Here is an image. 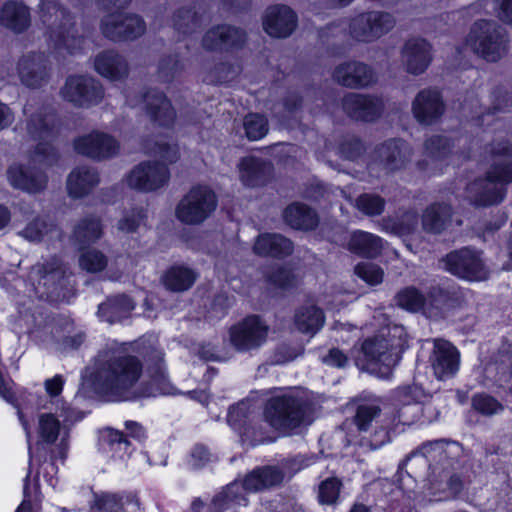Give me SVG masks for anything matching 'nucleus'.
Returning <instances> with one entry per match:
<instances>
[{
  "mask_svg": "<svg viewBox=\"0 0 512 512\" xmlns=\"http://www.w3.org/2000/svg\"><path fill=\"white\" fill-rule=\"evenodd\" d=\"M143 363L135 355L113 354L96 364L91 374V385L99 395L113 401L133 399V388L141 378Z\"/></svg>",
  "mask_w": 512,
  "mask_h": 512,
  "instance_id": "nucleus-1",
  "label": "nucleus"
},
{
  "mask_svg": "<svg viewBox=\"0 0 512 512\" xmlns=\"http://www.w3.org/2000/svg\"><path fill=\"white\" fill-rule=\"evenodd\" d=\"M18 420L25 432L29 465L35 460L38 465L48 463L51 469L57 472V460L64 462L69 451V434L65 433L56 444L61 431V423L53 413H41L38 416L37 440L32 444V425L22 409L17 408Z\"/></svg>",
  "mask_w": 512,
  "mask_h": 512,
  "instance_id": "nucleus-2",
  "label": "nucleus"
},
{
  "mask_svg": "<svg viewBox=\"0 0 512 512\" xmlns=\"http://www.w3.org/2000/svg\"><path fill=\"white\" fill-rule=\"evenodd\" d=\"M310 400L297 391L269 397L263 406V420L274 430L290 434L300 428L311 413Z\"/></svg>",
  "mask_w": 512,
  "mask_h": 512,
  "instance_id": "nucleus-3",
  "label": "nucleus"
},
{
  "mask_svg": "<svg viewBox=\"0 0 512 512\" xmlns=\"http://www.w3.org/2000/svg\"><path fill=\"white\" fill-rule=\"evenodd\" d=\"M465 43L482 59L497 62L508 52L509 36L496 22L478 19L471 25Z\"/></svg>",
  "mask_w": 512,
  "mask_h": 512,
  "instance_id": "nucleus-4",
  "label": "nucleus"
},
{
  "mask_svg": "<svg viewBox=\"0 0 512 512\" xmlns=\"http://www.w3.org/2000/svg\"><path fill=\"white\" fill-rule=\"evenodd\" d=\"M409 347V336L403 326L389 329L387 337H369L361 345L363 360L368 366H395Z\"/></svg>",
  "mask_w": 512,
  "mask_h": 512,
  "instance_id": "nucleus-5",
  "label": "nucleus"
},
{
  "mask_svg": "<svg viewBox=\"0 0 512 512\" xmlns=\"http://www.w3.org/2000/svg\"><path fill=\"white\" fill-rule=\"evenodd\" d=\"M217 204L216 193L207 185L197 184L180 199L175 216L183 224L199 225L211 216Z\"/></svg>",
  "mask_w": 512,
  "mask_h": 512,
  "instance_id": "nucleus-6",
  "label": "nucleus"
},
{
  "mask_svg": "<svg viewBox=\"0 0 512 512\" xmlns=\"http://www.w3.org/2000/svg\"><path fill=\"white\" fill-rule=\"evenodd\" d=\"M227 423L243 444L256 446L264 439L263 419L249 400H241L229 407Z\"/></svg>",
  "mask_w": 512,
  "mask_h": 512,
  "instance_id": "nucleus-7",
  "label": "nucleus"
},
{
  "mask_svg": "<svg viewBox=\"0 0 512 512\" xmlns=\"http://www.w3.org/2000/svg\"><path fill=\"white\" fill-rule=\"evenodd\" d=\"M229 342L239 353L258 350L266 342L269 326L260 315L249 314L229 328Z\"/></svg>",
  "mask_w": 512,
  "mask_h": 512,
  "instance_id": "nucleus-8",
  "label": "nucleus"
},
{
  "mask_svg": "<svg viewBox=\"0 0 512 512\" xmlns=\"http://www.w3.org/2000/svg\"><path fill=\"white\" fill-rule=\"evenodd\" d=\"M146 28L140 15L123 11L107 13L100 21L102 35L116 43L135 41L145 34Z\"/></svg>",
  "mask_w": 512,
  "mask_h": 512,
  "instance_id": "nucleus-9",
  "label": "nucleus"
},
{
  "mask_svg": "<svg viewBox=\"0 0 512 512\" xmlns=\"http://www.w3.org/2000/svg\"><path fill=\"white\" fill-rule=\"evenodd\" d=\"M395 26L393 16L384 11L361 12L349 19L348 31L352 39L372 43L389 33Z\"/></svg>",
  "mask_w": 512,
  "mask_h": 512,
  "instance_id": "nucleus-10",
  "label": "nucleus"
},
{
  "mask_svg": "<svg viewBox=\"0 0 512 512\" xmlns=\"http://www.w3.org/2000/svg\"><path fill=\"white\" fill-rule=\"evenodd\" d=\"M489 154L492 161L484 173V178H476L468 186V191L471 193L474 187L481 186L484 181L506 188L512 184V142L502 139L494 143Z\"/></svg>",
  "mask_w": 512,
  "mask_h": 512,
  "instance_id": "nucleus-11",
  "label": "nucleus"
},
{
  "mask_svg": "<svg viewBox=\"0 0 512 512\" xmlns=\"http://www.w3.org/2000/svg\"><path fill=\"white\" fill-rule=\"evenodd\" d=\"M62 98L77 108L99 105L105 95L100 81L88 75H69L61 88Z\"/></svg>",
  "mask_w": 512,
  "mask_h": 512,
  "instance_id": "nucleus-12",
  "label": "nucleus"
},
{
  "mask_svg": "<svg viewBox=\"0 0 512 512\" xmlns=\"http://www.w3.org/2000/svg\"><path fill=\"white\" fill-rule=\"evenodd\" d=\"M40 12L44 23L50 21L52 15L61 14L63 22H61L55 29L50 27V39L52 40L55 49L66 50L69 54L75 53V45L80 44L82 41L81 36L71 34L74 29L75 23L70 11L63 7L59 0H41Z\"/></svg>",
  "mask_w": 512,
  "mask_h": 512,
  "instance_id": "nucleus-13",
  "label": "nucleus"
},
{
  "mask_svg": "<svg viewBox=\"0 0 512 512\" xmlns=\"http://www.w3.org/2000/svg\"><path fill=\"white\" fill-rule=\"evenodd\" d=\"M167 164L157 160H145L134 166L126 176L128 186L139 192H155L170 180Z\"/></svg>",
  "mask_w": 512,
  "mask_h": 512,
  "instance_id": "nucleus-14",
  "label": "nucleus"
},
{
  "mask_svg": "<svg viewBox=\"0 0 512 512\" xmlns=\"http://www.w3.org/2000/svg\"><path fill=\"white\" fill-rule=\"evenodd\" d=\"M247 32L232 24L220 23L210 27L202 38V46L209 52L235 53L245 48Z\"/></svg>",
  "mask_w": 512,
  "mask_h": 512,
  "instance_id": "nucleus-15",
  "label": "nucleus"
},
{
  "mask_svg": "<svg viewBox=\"0 0 512 512\" xmlns=\"http://www.w3.org/2000/svg\"><path fill=\"white\" fill-rule=\"evenodd\" d=\"M140 98L146 116L155 127L167 130L174 128L177 111L164 91L156 87L145 88Z\"/></svg>",
  "mask_w": 512,
  "mask_h": 512,
  "instance_id": "nucleus-16",
  "label": "nucleus"
},
{
  "mask_svg": "<svg viewBox=\"0 0 512 512\" xmlns=\"http://www.w3.org/2000/svg\"><path fill=\"white\" fill-rule=\"evenodd\" d=\"M444 263L446 270L460 279L481 281L487 276L481 253L471 247L449 252L444 258Z\"/></svg>",
  "mask_w": 512,
  "mask_h": 512,
  "instance_id": "nucleus-17",
  "label": "nucleus"
},
{
  "mask_svg": "<svg viewBox=\"0 0 512 512\" xmlns=\"http://www.w3.org/2000/svg\"><path fill=\"white\" fill-rule=\"evenodd\" d=\"M429 363L437 380L448 381L455 378L460 370L461 353L449 340L437 338L433 343Z\"/></svg>",
  "mask_w": 512,
  "mask_h": 512,
  "instance_id": "nucleus-18",
  "label": "nucleus"
},
{
  "mask_svg": "<svg viewBox=\"0 0 512 512\" xmlns=\"http://www.w3.org/2000/svg\"><path fill=\"white\" fill-rule=\"evenodd\" d=\"M371 163L386 173L393 174L404 169L409 162L410 149L402 138H389L377 144L371 152Z\"/></svg>",
  "mask_w": 512,
  "mask_h": 512,
  "instance_id": "nucleus-19",
  "label": "nucleus"
},
{
  "mask_svg": "<svg viewBox=\"0 0 512 512\" xmlns=\"http://www.w3.org/2000/svg\"><path fill=\"white\" fill-rule=\"evenodd\" d=\"M73 149L79 155L101 161L115 157L119 153L120 144L110 134L92 131L76 137Z\"/></svg>",
  "mask_w": 512,
  "mask_h": 512,
  "instance_id": "nucleus-20",
  "label": "nucleus"
},
{
  "mask_svg": "<svg viewBox=\"0 0 512 512\" xmlns=\"http://www.w3.org/2000/svg\"><path fill=\"white\" fill-rule=\"evenodd\" d=\"M342 110L352 120L364 123L376 122L383 114V100L375 95L347 93L341 101Z\"/></svg>",
  "mask_w": 512,
  "mask_h": 512,
  "instance_id": "nucleus-21",
  "label": "nucleus"
},
{
  "mask_svg": "<svg viewBox=\"0 0 512 512\" xmlns=\"http://www.w3.org/2000/svg\"><path fill=\"white\" fill-rule=\"evenodd\" d=\"M387 424L378 428L373 436V445L382 447L391 440V433L399 425L410 426L420 421L423 413L422 404H410L401 406H386Z\"/></svg>",
  "mask_w": 512,
  "mask_h": 512,
  "instance_id": "nucleus-22",
  "label": "nucleus"
},
{
  "mask_svg": "<svg viewBox=\"0 0 512 512\" xmlns=\"http://www.w3.org/2000/svg\"><path fill=\"white\" fill-rule=\"evenodd\" d=\"M414 119L422 126H432L438 123L446 110V104L441 91L428 87L421 89L412 102Z\"/></svg>",
  "mask_w": 512,
  "mask_h": 512,
  "instance_id": "nucleus-23",
  "label": "nucleus"
},
{
  "mask_svg": "<svg viewBox=\"0 0 512 512\" xmlns=\"http://www.w3.org/2000/svg\"><path fill=\"white\" fill-rule=\"evenodd\" d=\"M6 176L12 188L28 194L44 192L49 182L46 171L40 167L22 163L9 165Z\"/></svg>",
  "mask_w": 512,
  "mask_h": 512,
  "instance_id": "nucleus-24",
  "label": "nucleus"
},
{
  "mask_svg": "<svg viewBox=\"0 0 512 512\" xmlns=\"http://www.w3.org/2000/svg\"><path fill=\"white\" fill-rule=\"evenodd\" d=\"M298 26V15L288 5L273 4L266 8L262 18L264 32L275 39L290 37Z\"/></svg>",
  "mask_w": 512,
  "mask_h": 512,
  "instance_id": "nucleus-25",
  "label": "nucleus"
},
{
  "mask_svg": "<svg viewBox=\"0 0 512 512\" xmlns=\"http://www.w3.org/2000/svg\"><path fill=\"white\" fill-rule=\"evenodd\" d=\"M386 411L383 413L379 405L373 403H361L357 405L353 416L359 435L361 436V445L367 446L372 450L379 449L373 445V436L378 428L387 424Z\"/></svg>",
  "mask_w": 512,
  "mask_h": 512,
  "instance_id": "nucleus-26",
  "label": "nucleus"
},
{
  "mask_svg": "<svg viewBox=\"0 0 512 512\" xmlns=\"http://www.w3.org/2000/svg\"><path fill=\"white\" fill-rule=\"evenodd\" d=\"M238 171L241 183L251 189L264 188L275 177L273 163L257 156L242 157L238 164Z\"/></svg>",
  "mask_w": 512,
  "mask_h": 512,
  "instance_id": "nucleus-27",
  "label": "nucleus"
},
{
  "mask_svg": "<svg viewBox=\"0 0 512 512\" xmlns=\"http://www.w3.org/2000/svg\"><path fill=\"white\" fill-rule=\"evenodd\" d=\"M332 78L342 87L363 89L370 87L376 81L373 68L361 61L350 60L337 65Z\"/></svg>",
  "mask_w": 512,
  "mask_h": 512,
  "instance_id": "nucleus-28",
  "label": "nucleus"
},
{
  "mask_svg": "<svg viewBox=\"0 0 512 512\" xmlns=\"http://www.w3.org/2000/svg\"><path fill=\"white\" fill-rule=\"evenodd\" d=\"M50 70L47 57L40 52H29L17 64L21 83L30 89H38L45 85L49 80Z\"/></svg>",
  "mask_w": 512,
  "mask_h": 512,
  "instance_id": "nucleus-29",
  "label": "nucleus"
},
{
  "mask_svg": "<svg viewBox=\"0 0 512 512\" xmlns=\"http://www.w3.org/2000/svg\"><path fill=\"white\" fill-rule=\"evenodd\" d=\"M401 55L406 71L414 76L423 74L433 60V47L422 37H413L405 41Z\"/></svg>",
  "mask_w": 512,
  "mask_h": 512,
  "instance_id": "nucleus-30",
  "label": "nucleus"
},
{
  "mask_svg": "<svg viewBox=\"0 0 512 512\" xmlns=\"http://www.w3.org/2000/svg\"><path fill=\"white\" fill-rule=\"evenodd\" d=\"M293 241L280 233H260L254 241L253 252L262 258L283 260L293 254Z\"/></svg>",
  "mask_w": 512,
  "mask_h": 512,
  "instance_id": "nucleus-31",
  "label": "nucleus"
},
{
  "mask_svg": "<svg viewBox=\"0 0 512 512\" xmlns=\"http://www.w3.org/2000/svg\"><path fill=\"white\" fill-rule=\"evenodd\" d=\"M426 307L430 317L440 318L460 306L461 297L454 287L431 286L426 294Z\"/></svg>",
  "mask_w": 512,
  "mask_h": 512,
  "instance_id": "nucleus-32",
  "label": "nucleus"
},
{
  "mask_svg": "<svg viewBox=\"0 0 512 512\" xmlns=\"http://www.w3.org/2000/svg\"><path fill=\"white\" fill-rule=\"evenodd\" d=\"M285 223L293 230L311 232L318 228L320 217L317 211L303 202H292L283 210Z\"/></svg>",
  "mask_w": 512,
  "mask_h": 512,
  "instance_id": "nucleus-33",
  "label": "nucleus"
},
{
  "mask_svg": "<svg viewBox=\"0 0 512 512\" xmlns=\"http://www.w3.org/2000/svg\"><path fill=\"white\" fill-rule=\"evenodd\" d=\"M0 26L14 34H22L31 26L29 7L22 1L7 0L0 8Z\"/></svg>",
  "mask_w": 512,
  "mask_h": 512,
  "instance_id": "nucleus-34",
  "label": "nucleus"
},
{
  "mask_svg": "<svg viewBox=\"0 0 512 512\" xmlns=\"http://www.w3.org/2000/svg\"><path fill=\"white\" fill-rule=\"evenodd\" d=\"M284 477V472L277 466H257L245 475L241 486L247 492H260L279 486Z\"/></svg>",
  "mask_w": 512,
  "mask_h": 512,
  "instance_id": "nucleus-35",
  "label": "nucleus"
},
{
  "mask_svg": "<svg viewBox=\"0 0 512 512\" xmlns=\"http://www.w3.org/2000/svg\"><path fill=\"white\" fill-rule=\"evenodd\" d=\"M100 183L97 170L80 166L74 168L67 177L66 188L72 199H82L88 196Z\"/></svg>",
  "mask_w": 512,
  "mask_h": 512,
  "instance_id": "nucleus-36",
  "label": "nucleus"
},
{
  "mask_svg": "<svg viewBox=\"0 0 512 512\" xmlns=\"http://www.w3.org/2000/svg\"><path fill=\"white\" fill-rule=\"evenodd\" d=\"M104 235V226L100 217L88 215L74 225L71 238L78 251L89 248Z\"/></svg>",
  "mask_w": 512,
  "mask_h": 512,
  "instance_id": "nucleus-37",
  "label": "nucleus"
},
{
  "mask_svg": "<svg viewBox=\"0 0 512 512\" xmlns=\"http://www.w3.org/2000/svg\"><path fill=\"white\" fill-rule=\"evenodd\" d=\"M453 209L450 204L434 202L428 205L421 217L422 228L425 232L439 235L451 224Z\"/></svg>",
  "mask_w": 512,
  "mask_h": 512,
  "instance_id": "nucleus-38",
  "label": "nucleus"
},
{
  "mask_svg": "<svg viewBox=\"0 0 512 512\" xmlns=\"http://www.w3.org/2000/svg\"><path fill=\"white\" fill-rule=\"evenodd\" d=\"M95 71L111 81L120 80L127 76L128 66L125 59L113 50H104L94 58Z\"/></svg>",
  "mask_w": 512,
  "mask_h": 512,
  "instance_id": "nucleus-39",
  "label": "nucleus"
},
{
  "mask_svg": "<svg viewBox=\"0 0 512 512\" xmlns=\"http://www.w3.org/2000/svg\"><path fill=\"white\" fill-rule=\"evenodd\" d=\"M125 505L139 508L140 501L136 493L102 492L94 495L89 506L90 512H125Z\"/></svg>",
  "mask_w": 512,
  "mask_h": 512,
  "instance_id": "nucleus-40",
  "label": "nucleus"
},
{
  "mask_svg": "<svg viewBox=\"0 0 512 512\" xmlns=\"http://www.w3.org/2000/svg\"><path fill=\"white\" fill-rule=\"evenodd\" d=\"M197 279L198 273L184 264L169 266L161 277L163 286L170 292L188 291L193 287Z\"/></svg>",
  "mask_w": 512,
  "mask_h": 512,
  "instance_id": "nucleus-41",
  "label": "nucleus"
},
{
  "mask_svg": "<svg viewBox=\"0 0 512 512\" xmlns=\"http://www.w3.org/2000/svg\"><path fill=\"white\" fill-rule=\"evenodd\" d=\"M348 250L361 258L375 259L383 250V239L370 232L356 230L348 242Z\"/></svg>",
  "mask_w": 512,
  "mask_h": 512,
  "instance_id": "nucleus-42",
  "label": "nucleus"
},
{
  "mask_svg": "<svg viewBox=\"0 0 512 512\" xmlns=\"http://www.w3.org/2000/svg\"><path fill=\"white\" fill-rule=\"evenodd\" d=\"M248 499L244 489L238 482H232L216 493L209 505L210 512H226L235 510L242 505H246Z\"/></svg>",
  "mask_w": 512,
  "mask_h": 512,
  "instance_id": "nucleus-43",
  "label": "nucleus"
},
{
  "mask_svg": "<svg viewBox=\"0 0 512 512\" xmlns=\"http://www.w3.org/2000/svg\"><path fill=\"white\" fill-rule=\"evenodd\" d=\"M134 308L135 304L130 296L118 294L100 303L97 315L102 321L113 324L126 317Z\"/></svg>",
  "mask_w": 512,
  "mask_h": 512,
  "instance_id": "nucleus-44",
  "label": "nucleus"
},
{
  "mask_svg": "<svg viewBox=\"0 0 512 512\" xmlns=\"http://www.w3.org/2000/svg\"><path fill=\"white\" fill-rule=\"evenodd\" d=\"M27 130L34 140L54 141L59 136L60 123L53 115L35 113L27 122Z\"/></svg>",
  "mask_w": 512,
  "mask_h": 512,
  "instance_id": "nucleus-45",
  "label": "nucleus"
},
{
  "mask_svg": "<svg viewBox=\"0 0 512 512\" xmlns=\"http://www.w3.org/2000/svg\"><path fill=\"white\" fill-rule=\"evenodd\" d=\"M324 311L317 305L301 306L294 315V324L302 333H317L324 325Z\"/></svg>",
  "mask_w": 512,
  "mask_h": 512,
  "instance_id": "nucleus-46",
  "label": "nucleus"
},
{
  "mask_svg": "<svg viewBox=\"0 0 512 512\" xmlns=\"http://www.w3.org/2000/svg\"><path fill=\"white\" fill-rule=\"evenodd\" d=\"M172 27L184 36L192 35L201 26V15L193 6H182L174 10Z\"/></svg>",
  "mask_w": 512,
  "mask_h": 512,
  "instance_id": "nucleus-47",
  "label": "nucleus"
},
{
  "mask_svg": "<svg viewBox=\"0 0 512 512\" xmlns=\"http://www.w3.org/2000/svg\"><path fill=\"white\" fill-rule=\"evenodd\" d=\"M100 444L106 452H110L113 457L123 458L125 454L133 451L132 443L125 432L107 428L100 438Z\"/></svg>",
  "mask_w": 512,
  "mask_h": 512,
  "instance_id": "nucleus-48",
  "label": "nucleus"
},
{
  "mask_svg": "<svg viewBox=\"0 0 512 512\" xmlns=\"http://www.w3.org/2000/svg\"><path fill=\"white\" fill-rule=\"evenodd\" d=\"M426 295L415 286L401 288L393 297L395 305L407 312L417 313L426 307Z\"/></svg>",
  "mask_w": 512,
  "mask_h": 512,
  "instance_id": "nucleus-49",
  "label": "nucleus"
},
{
  "mask_svg": "<svg viewBox=\"0 0 512 512\" xmlns=\"http://www.w3.org/2000/svg\"><path fill=\"white\" fill-rule=\"evenodd\" d=\"M149 385L158 394L171 393L172 384L168 378L167 369L162 356H157L148 367Z\"/></svg>",
  "mask_w": 512,
  "mask_h": 512,
  "instance_id": "nucleus-50",
  "label": "nucleus"
},
{
  "mask_svg": "<svg viewBox=\"0 0 512 512\" xmlns=\"http://www.w3.org/2000/svg\"><path fill=\"white\" fill-rule=\"evenodd\" d=\"M507 196V188L495 185L492 188H480L473 192L470 203L476 208H487L501 204Z\"/></svg>",
  "mask_w": 512,
  "mask_h": 512,
  "instance_id": "nucleus-51",
  "label": "nucleus"
},
{
  "mask_svg": "<svg viewBox=\"0 0 512 512\" xmlns=\"http://www.w3.org/2000/svg\"><path fill=\"white\" fill-rule=\"evenodd\" d=\"M423 147L430 158L442 161L452 154L454 141L447 136L435 134L425 139Z\"/></svg>",
  "mask_w": 512,
  "mask_h": 512,
  "instance_id": "nucleus-52",
  "label": "nucleus"
},
{
  "mask_svg": "<svg viewBox=\"0 0 512 512\" xmlns=\"http://www.w3.org/2000/svg\"><path fill=\"white\" fill-rule=\"evenodd\" d=\"M471 408L484 417H492L505 409L497 398L486 392H477L472 395Z\"/></svg>",
  "mask_w": 512,
  "mask_h": 512,
  "instance_id": "nucleus-53",
  "label": "nucleus"
},
{
  "mask_svg": "<svg viewBox=\"0 0 512 512\" xmlns=\"http://www.w3.org/2000/svg\"><path fill=\"white\" fill-rule=\"evenodd\" d=\"M218 461V455L208 445L201 442L195 443L187 456V463L193 470H202Z\"/></svg>",
  "mask_w": 512,
  "mask_h": 512,
  "instance_id": "nucleus-54",
  "label": "nucleus"
},
{
  "mask_svg": "<svg viewBox=\"0 0 512 512\" xmlns=\"http://www.w3.org/2000/svg\"><path fill=\"white\" fill-rule=\"evenodd\" d=\"M424 397V390L418 385L401 386L392 392L387 406L422 404Z\"/></svg>",
  "mask_w": 512,
  "mask_h": 512,
  "instance_id": "nucleus-55",
  "label": "nucleus"
},
{
  "mask_svg": "<svg viewBox=\"0 0 512 512\" xmlns=\"http://www.w3.org/2000/svg\"><path fill=\"white\" fill-rule=\"evenodd\" d=\"M244 131L248 140L258 141L264 138L269 131V121L264 114L249 113L245 116Z\"/></svg>",
  "mask_w": 512,
  "mask_h": 512,
  "instance_id": "nucleus-56",
  "label": "nucleus"
},
{
  "mask_svg": "<svg viewBox=\"0 0 512 512\" xmlns=\"http://www.w3.org/2000/svg\"><path fill=\"white\" fill-rule=\"evenodd\" d=\"M343 482L336 476H331L320 482L318 486V502L322 505L338 503Z\"/></svg>",
  "mask_w": 512,
  "mask_h": 512,
  "instance_id": "nucleus-57",
  "label": "nucleus"
},
{
  "mask_svg": "<svg viewBox=\"0 0 512 512\" xmlns=\"http://www.w3.org/2000/svg\"><path fill=\"white\" fill-rule=\"evenodd\" d=\"M80 252L79 266L88 273H98L103 271L108 264L106 255L97 249L90 247Z\"/></svg>",
  "mask_w": 512,
  "mask_h": 512,
  "instance_id": "nucleus-58",
  "label": "nucleus"
},
{
  "mask_svg": "<svg viewBox=\"0 0 512 512\" xmlns=\"http://www.w3.org/2000/svg\"><path fill=\"white\" fill-rule=\"evenodd\" d=\"M355 206L366 216L374 217L384 212L386 201L378 194L362 193L356 198Z\"/></svg>",
  "mask_w": 512,
  "mask_h": 512,
  "instance_id": "nucleus-59",
  "label": "nucleus"
},
{
  "mask_svg": "<svg viewBox=\"0 0 512 512\" xmlns=\"http://www.w3.org/2000/svg\"><path fill=\"white\" fill-rule=\"evenodd\" d=\"M32 160L46 168L55 166L60 160L57 148L48 141H38L32 151Z\"/></svg>",
  "mask_w": 512,
  "mask_h": 512,
  "instance_id": "nucleus-60",
  "label": "nucleus"
},
{
  "mask_svg": "<svg viewBox=\"0 0 512 512\" xmlns=\"http://www.w3.org/2000/svg\"><path fill=\"white\" fill-rule=\"evenodd\" d=\"M54 228L55 225L51 221L44 217L36 216L26 224L22 233L30 241L41 242Z\"/></svg>",
  "mask_w": 512,
  "mask_h": 512,
  "instance_id": "nucleus-61",
  "label": "nucleus"
},
{
  "mask_svg": "<svg viewBox=\"0 0 512 512\" xmlns=\"http://www.w3.org/2000/svg\"><path fill=\"white\" fill-rule=\"evenodd\" d=\"M294 272L285 266H277L265 274L266 282L278 289L289 290L295 286Z\"/></svg>",
  "mask_w": 512,
  "mask_h": 512,
  "instance_id": "nucleus-62",
  "label": "nucleus"
},
{
  "mask_svg": "<svg viewBox=\"0 0 512 512\" xmlns=\"http://www.w3.org/2000/svg\"><path fill=\"white\" fill-rule=\"evenodd\" d=\"M147 210L143 207L132 208L130 214H125L118 220L117 229L126 234L137 232L139 227L147 220Z\"/></svg>",
  "mask_w": 512,
  "mask_h": 512,
  "instance_id": "nucleus-63",
  "label": "nucleus"
},
{
  "mask_svg": "<svg viewBox=\"0 0 512 512\" xmlns=\"http://www.w3.org/2000/svg\"><path fill=\"white\" fill-rule=\"evenodd\" d=\"M182 69L183 65L177 54L165 55L158 63V74L166 83H172Z\"/></svg>",
  "mask_w": 512,
  "mask_h": 512,
  "instance_id": "nucleus-64",
  "label": "nucleus"
}]
</instances>
